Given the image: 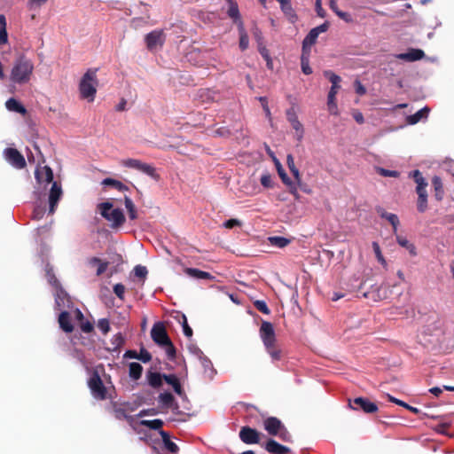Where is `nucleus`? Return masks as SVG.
Returning <instances> with one entry per match:
<instances>
[{
  "instance_id": "43",
  "label": "nucleus",
  "mask_w": 454,
  "mask_h": 454,
  "mask_svg": "<svg viewBox=\"0 0 454 454\" xmlns=\"http://www.w3.org/2000/svg\"><path fill=\"white\" fill-rule=\"evenodd\" d=\"M124 343H125V339L121 333H118L115 335H114V337L112 339V344L114 346V348H113L114 350L119 349L121 346L124 345Z\"/></svg>"
},
{
  "instance_id": "49",
  "label": "nucleus",
  "mask_w": 454,
  "mask_h": 454,
  "mask_svg": "<svg viewBox=\"0 0 454 454\" xmlns=\"http://www.w3.org/2000/svg\"><path fill=\"white\" fill-rule=\"evenodd\" d=\"M125 289V286L121 283L115 284L114 286V293L121 300H124Z\"/></svg>"
},
{
  "instance_id": "53",
  "label": "nucleus",
  "mask_w": 454,
  "mask_h": 454,
  "mask_svg": "<svg viewBox=\"0 0 454 454\" xmlns=\"http://www.w3.org/2000/svg\"><path fill=\"white\" fill-rule=\"evenodd\" d=\"M372 248H373V251L375 253V255L378 259V261L380 262H381L382 264H384L386 262L384 260V257L381 254V251H380V245L378 244V242H372Z\"/></svg>"
},
{
  "instance_id": "39",
  "label": "nucleus",
  "mask_w": 454,
  "mask_h": 454,
  "mask_svg": "<svg viewBox=\"0 0 454 454\" xmlns=\"http://www.w3.org/2000/svg\"><path fill=\"white\" fill-rule=\"evenodd\" d=\"M269 240L272 246H275V247H278L280 248L285 247L290 244V239L284 238V237H279V236L270 237V238H269Z\"/></svg>"
},
{
  "instance_id": "26",
  "label": "nucleus",
  "mask_w": 454,
  "mask_h": 454,
  "mask_svg": "<svg viewBox=\"0 0 454 454\" xmlns=\"http://www.w3.org/2000/svg\"><path fill=\"white\" fill-rule=\"evenodd\" d=\"M160 434L162 438L165 448L171 453H176L179 448L174 442L169 439L168 434L164 430H160Z\"/></svg>"
},
{
  "instance_id": "24",
  "label": "nucleus",
  "mask_w": 454,
  "mask_h": 454,
  "mask_svg": "<svg viewBox=\"0 0 454 454\" xmlns=\"http://www.w3.org/2000/svg\"><path fill=\"white\" fill-rule=\"evenodd\" d=\"M60 328L66 333H72L74 326L71 323L70 315L67 311H62L59 316Z\"/></svg>"
},
{
  "instance_id": "61",
  "label": "nucleus",
  "mask_w": 454,
  "mask_h": 454,
  "mask_svg": "<svg viewBox=\"0 0 454 454\" xmlns=\"http://www.w3.org/2000/svg\"><path fill=\"white\" fill-rule=\"evenodd\" d=\"M289 170L293 174V176H294L295 181L297 182V184H300L301 182V175H300L299 169L295 166V167L290 168Z\"/></svg>"
},
{
  "instance_id": "3",
  "label": "nucleus",
  "mask_w": 454,
  "mask_h": 454,
  "mask_svg": "<svg viewBox=\"0 0 454 454\" xmlns=\"http://www.w3.org/2000/svg\"><path fill=\"white\" fill-rule=\"evenodd\" d=\"M98 69L90 68L86 71L81 79L79 84V90L81 98L93 101L97 92L98 79H97Z\"/></svg>"
},
{
  "instance_id": "31",
  "label": "nucleus",
  "mask_w": 454,
  "mask_h": 454,
  "mask_svg": "<svg viewBox=\"0 0 454 454\" xmlns=\"http://www.w3.org/2000/svg\"><path fill=\"white\" fill-rule=\"evenodd\" d=\"M114 415L117 419H126L130 425L134 421V418L127 414L126 411L123 408L118 407L116 403L113 405Z\"/></svg>"
},
{
  "instance_id": "27",
  "label": "nucleus",
  "mask_w": 454,
  "mask_h": 454,
  "mask_svg": "<svg viewBox=\"0 0 454 454\" xmlns=\"http://www.w3.org/2000/svg\"><path fill=\"white\" fill-rule=\"evenodd\" d=\"M148 383L152 387L158 388L162 385L163 374L149 372L147 373Z\"/></svg>"
},
{
  "instance_id": "11",
  "label": "nucleus",
  "mask_w": 454,
  "mask_h": 454,
  "mask_svg": "<svg viewBox=\"0 0 454 454\" xmlns=\"http://www.w3.org/2000/svg\"><path fill=\"white\" fill-rule=\"evenodd\" d=\"M166 35L162 29H156L145 35V43L149 51L156 49L158 46L161 47L164 44Z\"/></svg>"
},
{
  "instance_id": "45",
  "label": "nucleus",
  "mask_w": 454,
  "mask_h": 454,
  "mask_svg": "<svg viewBox=\"0 0 454 454\" xmlns=\"http://www.w3.org/2000/svg\"><path fill=\"white\" fill-rule=\"evenodd\" d=\"M98 329L104 333L107 334L110 332V323L107 318H101L98 322Z\"/></svg>"
},
{
  "instance_id": "48",
  "label": "nucleus",
  "mask_w": 454,
  "mask_h": 454,
  "mask_svg": "<svg viewBox=\"0 0 454 454\" xmlns=\"http://www.w3.org/2000/svg\"><path fill=\"white\" fill-rule=\"evenodd\" d=\"M258 100L260 101L267 118L270 121L271 120V113H270V110L268 106L267 98L266 97H259Z\"/></svg>"
},
{
  "instance_id": "28",
  "label": "nucleus",
  "mask_w": 454,
  "mask_h": 454,
  "mask_svg": "<svg viewBox=\"0 0 454 454\" xmlns=\"http://www.w3.org/2000/svg\"><path fill=\"white\" fill-rule=\"evenodd\" d=\"M273 160H274V162L276 164L278 174L279 177L281 178L282 182L285 184H286L287 186L292 187L294 185V183L292 182V180L289 178V176L286 173V171L283 168V167H282L281 163L279 162V160L277 158H275V157L273 158Z\"/></svg>"
},
{
  "instance_id": "59",
  "label": "nucleus",
  "mask_w": 454,
  "mask_h": 454,
  "mask_svg": "<svg viewBox=\"0 0 454 454\" xmlns=\"http://www.w3.org/2000/svg\"><path fill=\"white\" fill-rule=\"evenodd\" d=\"M356 92L359 95H364L366 93V90L364 86L360 82V81H355Z\"/></svg>"
},
{
  "instance_id": "42",
  "label": "nucleus",
  "mask_w": 454,
  "mask_h": 454,
  "mask_svg": "<svg viewBox=\"0 0 454 454\" xmlns=\"http://www.w3.org/2000/svg\"><path fill=\"white\" fill-rule=\"evenodd\" d=\"M432 184L434 187L436 199L438 200H441L442 198V194H443V188H442V184L440 177L434 176L432 180Z\"/></svg>"
},
{
  "instance_id": "22",
  "label": "nucleus",
  "mask_w": 454,
  "mask_h": 454,
  "mask_svg": "<svg viewBox=\"0 0 454 454\" xmlns=\"http://www.w3.org/2000/svg\"><path fill=\"white\" fill-rule=\"evenodd\" d=\"M185 274H187L191 278H194L197 279H208L213 280L215 278L209 272L200 270L195 268H185Z\"/></svg>"
},
{
  "instance_id": "58",
  "label": "nucleus",
  "mask_w": 454,
  "mask_h": 454,
  "mask_svg": "<svg viewBox=\"0 0 454 454\" xmlns=\"http://www.w3.org/2000/svg\"><path fill=\"white\" fill-rule=\"evenodd\" d=\"M44 214V208L37 207L33 211V218L35 220H40Z\"/></svg>"
},
{
  "instance_id": "20",
  "label": "nucleus",
  "mask_w": 454,
  "mask_h": 454,
  "mask_svg": "<svg viewBox=\"0 0 454 454\" xmlns=\"http://www.w3.org/2000/svg\"><path fill=\"white\" fill-rule=\"evenodd\" d=\"M430 109L427 106L423 107L412 115L406 117V123L409 125H414L422 120H426L428 116Z\"/></svg>"
},
{
  "instance_id": "47",
  "label": "nucleus",
  "mask_w": 454,
  "mask_h": 454,
  "mask_svg": "<svg viewBox=\"0 0 454 454\" xmlns=\"http://www.w3.org/2000/svg\"><path fill=\"white\" fill-rule=\"evenodd\" d=\"M248 43H249L248 36H247V33L244 30H242L240 33V37H239V48L242 51H245L248 48Z\"/></svg>"
},
{
  "instance_id": "34",
  "label": "nucleus",
  "mask_w": 454,
  "mask_h": 454,
  "mask_svg": "<svg viewBox=\"0 0 454 454\" xmlns=\"http://www.w3.org/2000/svg\"><path fill=\"white\" fill-rule=\"evenodd\" d=\"M265 348L273 361H279L282 359V350L276 346V343H272L270 344V347H265Z\"/></svg>"
},
{
  "instance_id": "38",
  "label": "nucleus",
  "mask_w": 454,
  "mask_h": 454,
  "mask_svg": "<svg viewBox=\"0 0 454 454\" xmlns=\"http://www.w3.org/2000/svg\"><path fill=\"white\" fill-rule=\"evenodd\" d=\"M159 401L160 403H162V405L166 406L167 408H170L175 403V397L171 393L165 392L160 394Z\"/></svg>"
},
{
  "instance_id": "36",
  "label": "nucleus",
  "mask_w": 454,
  "mask_h": 454,
  "mask_svg": "<svg viewBox=\"0 0 454 454\" xmlns=\"http://www.w3.org/2000/svg\"><path fill=\"white\" fill-rule=\"evenodd\" d=\"M124 204L127 208L129 219H131V220L137 219V209H136V207H135L133 201L131 200V199L129 197H128V196L124 197Z\"/></svg>"
},
{
  "instance_id": "21",
  "label": "nucleus",
  "mask_w": 454,
  "mask_h": 454,
  "mask_svg": "<svg viewBox=\"0 0 454 454\" xmlns=\"http://www.w3.org/2000/svg\"><path fill=\"white\" fill-rule=\"evenodd\" d=\"M35 177L38 182L52 183L53 171L49 166H44L41 170L37 169L35 171Z\"/></svg>"
},
{
  "instance_id": "60",
  "label": "nucleus",
  "mask_w": 454,
  "mask_h": 454,
  "mask_svg": "<svg viewBox=\"0 0 454 454\" xmlns=\"http://www.w3.org/2000/svg\"><path fill=\"white\" fill-rule=\"evenodd\" d=\"M289 170L293 174V176H294L295 181L297 182V184H300L301 182V175H300L299 169L295 166V167L290 168Z\"/></svg>"
},
{
  "instance_id": "7",
  "label": "nucleus",
  "mask_w": 454,
  "mask_h": 454,
  "mask_svg": "<svg viewBox=\"0 0 454 454\" xmlns=\"http://www.w3.org/2000/svg\"><path fill=\"white\" fill-rule=\"evenodd\" d=\"M121 166L129 168H133L137 171H140L153 179L158 181L160 180V175L157 173L156 168L148 163L143 162L137 159H124L121 161Z\"/></svg>"
},
{
  "instance_id": "32",
  "label": "nucleus",
  "mask_w": 454,
  "mask_h": 454,
  "mask_svg": "<svg viewBox=\"0 0 454 454\" xmlns=\"http://www.w3.org/2000/svg\"><path fill=\"white\" fill-rule=\"evenodd\" d=\"M377 213L382 217L387 219L391 225L393 226L394 231L395 232L397 230V222H396V215L395 214L387 213L384 208L382 207H377Z\"/></svg>"
},
{
  "instance_id": "13",
  "label": "nucleus",
  "mask_w": 454,
  "mask_h": 454,
  "mask_svg": "<svg viewBox=\"0 0 454 454\" xmlns=\"http://www.w3.org/2000/svg\"><path fill=\"white\" fill-rule=\"evenodd\" d=\"M6 160L14 168L21 169L26 167L24 156L15 148H6L4 152Z\"/></svg>"
},
{
  "instance_id": "8",
  "label": "nucleus",
  "mask_w": 454,
  "mask_h": 454,
  "mask_svg": "<svg viewBox=\"0 0 454 454\" xmlns=\"http://www.w3.org/2000/svg\"><path fill=\"white\" fill-rule=\"evenodd\" d=\"M412 176L417 184L416 191L418 193V210L419 212H424L427 207V192L426 187L427 186V183L425 181L421 173L419 170H414L412 172Z\"/></svg>"
},
{
  "instance_id": "9",
  "label": "nucleus",
  "mask_w": 454,
  "mask_h": 454,
  "mask_svg": "<svg viewBox=\"0 0 454 454\" xmlns=\"http://www.w3.org/2000/svg\"><path fill=\"white\" fill-rule=\"evenodd\" d=\"M88 387L94 398L98 400H106L107 398V389L97 371L91 373L88 380Z\"/></svg>"
},
{
  "instance_id": "25",
  "label": "nucleus",
  "mask_w": 454,
  "mask_h": 454,
  "mask_svg": "<svg viewBox=\"0 0 454 454\" xmlns=\"http://www.w3.org/2000/svg\"><path fill=\"white\" fill-rule=\"evenodd\" d=\"M5 106L9 111L19 113L21 114H25L27 113L26 108L15 98H9L6 103Z\"/></svg>"
},
{
  "instance_id": "4",
  "label": "nucleus",
  "mask_w": 454,
  "mask_h": 454,
  "mask_svg": "<svg viewBox=\"0 0 454 454\" xmlns=\"http://www.w3.org/2000/svg\"><path fill=\"white\" fill-rule=\"evenodd\" d=\"M101 215L107 221L111 222L112 228H118L125 222V215L121 209L113 208L111 202H103L98 205Z\"/></svg>"
},
{
  "instance_id": "10",
  "label": "nucleus",
  "mask_w": 454,
  "mask_h": 454,
  "mask_svg": "<svg viewBox=\"0 0 454 454\" xmlns=\"http://www.w3.org/2000/svg\"><path fill=\"white\" fill-rule=\"evenodd\" d=\"M348 405L355 411H363L365 413H374L378 411L377 404L364 397H356L353 401L348 400Z\"/></svg>"
},
{
  "instance_id": "37",
  "label": "nucleus",
  "mask_w": 454,
  "mask_h": 454,
  "mask_svg": "<svg viewBox=\"0 0 454 454\" xmlns=\"http://www.w3.org/2000/svg\"><path fill=\"white\" fill-rule=\"evenodd\" d=\"M8 43V35L6 31V20L4 15L0 14V44Z\"/></svg>"
},
{
  "instance_id": "51",
  "label": "nucleus",
  "mask_w": 454,
  "mask_h": 454,
  "mask_svg": "<svg viewBox=\"0 0 454 454\" xmlns=\"http://www.w3.org/2000/svg\"><path fill=\"white\" fill-rule=\"evenodd\" d=\"M137 359L143 363H148L151 361L152 356L145 348H141L140 352L137 353Z\"/></svg>"
},
{
  "instance_id": "17",
  "label": "nucleus",
  "mask_w": 454,
  "mask_h": 454,
  "mask_svg": "<svg viewBox=\"0 0 454 454\" xmlns=\"http://www.w3.org/2000/svg\"><path fill=\"white\" fill-rule=\"evenodd\" d=\"M265 450L271 454H287L290 449L278 443L273 439H270L265 444Z\"/></svg>"
},
{
  "instance_id": "52",
  "label": "nucleus",
  "mask_w": 454,
  "mask_h": 454,
  "mask_svg": "<svg viewBox=\"0 0 454 454\" xmlns=\"http://www.w3.org/2000/svg\"><path fill=\"white\" fill-rule=\"evenodd\" d=\"M134 273L137 277L145 278L146 277L148 271H147V269L145 266L137 265L134 268Z\"/></svg>"
},
{
  "instance_id": "1",
  "label": "nucleus",
  "mask_w": 454,
  "mask_h": 454,
  "mask_svg": "<svg viewBox=\"0 0 454 454\" xmlns=\"http://www.w3.org/2000/svg\"><path fill=\"white\" fill-rule=\"evenodd\" d=\"M151 336L157 345L165 348L166 354L169 360H174L176 358V348L168 337L166 328L162 323L159 322L153 325Z\"/></svg>"
},
{
  "instance_id": "2",
  "label": "nucleus",
  "mask_w": 454,
  "mask_h": 454,
  "mask_svg": "<svg viewBox=\"0 0 454 454\" xmlns=\"http://www.w3.org/2000/svg\"><path fill=\"white\" fill-rule=\"evenodd\" d=\"M34 70V65L30 59L25 56H20L16 59L11 72V80L16 83H26L30 80Z\"/></svg>"
},
{
  "instance_id": "57",
  "label": "nucleus",
  "mask_w": 454,
  "mask_h": 454,
  "mask_svg": "<svg viewBox=\"0 0 454 454\" xmlns=\"http://www.w3.org/2000/svg\"><path fill=\"white\" fill-rule=\"evenodd\" d=\"M223 226L227 229H231L235 226H241V222L238 219H229L223 223Z\"/></svg>"
},
{
  "instance_id": "12",
  "label": "nucleus",
  "mask_w": 454,
  "mask_h": 454,
  "mask_svg": "<svg viewBox=\"0 0 454 454\" xmlns=\"http://www.w3.org/2000/svg\"><path fill=\"white\" fill-rule=\"evenodd\" d=\"M259 332L264 347H270V344L276 343V334L271 323L262 321Z\"/></svg>"
},
{
  "instance_id": "19",
  "label": "nucleus",
  "mask_w": 454,
  "mask_h": 454,
  "mask_svg": "<svg viewBox=\"0 0 454 454\" xmlns=\"http://www.w3.org/2000/svg\"><path fill=\"white\" fill-rule=\"evenodd\" d=\"M425 53L420 49H409L407 52L399 53V59L412 62L423 59Z\"/></svg>"
},
{
  "instance_id": "63",
  "label": "nucleus",
  "mask_w": 454,
  "mask_h": 454,
  "mask_svg": "<svg viewBox=\"0 0 454 454\" xmlns=\"http://www.w3.org/2000/svg\"><path fill=\"white\" fill-rule=\"evenodd\" d=\"M329 26H330L329 22L325 21L323 24H321L320 26H317V27H314V29L319 35L320 33L326 32L328 30V28H329Z\"/></svg>"
},
{
  "instance_id": "30",
  "label": "nucleus",
  "mask_w": 454,
  "mask_h": 454,
  "mask_svg": "<svg viewBox=\"0 0 454 454\" xmlns=\"http://www.w3.org/2000/svg\"><path fill=\"white\" fill-rule=\"evenodd\" d=\"M102 184L106 185V186H112V187H114V189H116V190H118L120 192L129 191V187L126 184H124L123 183H121L119 180L113 179V178H110V177L105 178L102 181Z\"/></svg>"
},
{
  "instance_id": "16",
  "label": "nucleus",
  "mask_w": 454,
  "mask_h": 454,
  "mask_svg": "<svg viewBox=\"0 0 454 454\" xmlns=\"http://www.w3.org/2000/svg\"><path fill=\"white\" fill-rule=\"evenodd\" d=\"M61 196H62L61 184H59L58 182H52V185H51L50 194H49V203H50L49 212L51 214H53L55 212L56 207H57Z\"/></svg>"
},
{
  "instance_id": "54",
  "label": "nucleus",
  "mask_w": 454,
  "mask_h": 454,
  "mask_svg": "<svg viewBox=\"0 0 454 454\" xmlns=\"http://www.w3.org/2000/svg\"><path fill=\"white\" fill-rule=\"evenodd\" d=\"M163 379L168 384L171 385L172 387H174L176 383L179 382V379L175 374H163Z\"/></svg>"
},
{
  "instance_id": "50",
  "label": "nucleus",
  "mask_w": 454,
  "mask_h": 454,
  "mask_svg": "<svg viewBox=\"0 0 454 454\" xmlns=\"http://www.w3.org/2000/svg\"><path fill=\"white\" fill-rule=\"evenodd\" d=\"M375 170L378 174H380L382 176H393V177L397 176V171H395V170H388V169H385L380 167H376Z\"/></svg>"
},
{
  "instance_id": "56",
  "label": "nucleus",
  "mask_w": 454,
  "mask_h": 454,
  "mask_svg": "<svg viewBox=\"0 0 454 454\" xmlns=\"http://www.w3.org/2000/svg\"><path fill=\"white\" fill-rule=\"evenodd\" d=\"M183 330L186 337L191 338L192 336V329L189 326L185 316H184Z\"/></svg>"
},
{
  "instance_id": "62",
  "label": "nucleus",
  "mask_w": 454,
  "mask_h": 454,
  "mask_svg": "<svg viewBox=\"0 0 454 454\" xmlns=\"http://www.w3.org/2000/svg\"><path fill=\"white\" fill-rule=\"evenodd\" d=\"M93 328H94V327H93V325H92L90 322H89V321H87V322H85V323H82V324L81 325V329H82V331L83 333H91V332L93 331Z\"/></svg>"
},
{
  "instance_id": "33",
  "label": "nucleus",
  "mask_w": 454,
  "mask_h": 454,
  "mask_svg": "<svg viewBox=\"0 0 454 454\" xmlns=\"http://www.w3.org/2000/svg\"><path fill=\"white\" fill-rule=\"evenodd\" d=\"M309 56L310 52L301 51V70L305 74H312V68L309 67Z\"/></svg>"
},
{
  "instance_id": "15",
  "label": "nucleus",
  "mask_w": 454,
  "mask_h": 454,
  "mask_svg": "<svg viewBox=\"0 0 454 454\" xmlns=\"http://www.w3.org/2000/svg\"><path fill=\"white\" fill-rule=\"evenodd\" d=\"M286 118L291 123L293 129L296 131V139L301 142L303 138L304 129L302 124L299 121L298 116L293 108L286 111Z\"/></svg>"
},
{
  "instance_id": "5",
  "label": "nucleus",
  "mask_w": 454,
  "mask_h": 454,
  "mask_svg": "<svg viewBox=\"0 0 454 454\" xmlns=\"http://www.w3.org/2000/svg\"><path fill=\"white\" fill-rule=\"evenodd\" d=\"M324 74L325 77L329 79L330 82L332 83V87L327 97L328 111L330 112L331 114L337 115L338 106L336 103V94L338 93L340 88V82H341V78L330 70L325 71Z\"/></svg>"
},
{
  "instance_id": "18",
  "label": "nucleus",
  "mask_w": 454,
  "mask_h": 454,
  "mask_svg": "<svg viewBox=\"0 0 454 454\" xmlns=\"http://www.w3.org/2000/svg\"><path fill=\"white\" fill-rule=\"evenodd\" d=\"M229 4L227 10L228 16L233 20L234 23L242 26V20L239 10L238 4L234 0H226Z\"/></svg>"
},
{
  "instance_id": "6",
  "label": "nucleus",
  "mask_w": 454,
  "mask_h": 454,
  "mask_svg": "<svg viewBox=\"0 0 454 454\" xmlns=\"http://www.w3.org/2000/svg\"><path fill=\"white\" fill-rule=\"evenodd\" d=\"M263 428L270 435L278 436L283 441H287L290 437L289 432L277 417H268L263 420Z\"/></svg>"
},
{
  "instance_id": "46",
  "label": "nucleus",
  "mask_w": 454,
  "mask_h": 454,
  "mask_svg": "<svg viewBox=\"0 0 454 454\" xmlns=\"http://www.w3.org/2000/svg\"><path fill=\"white\" fill-rule=\"evenodd\" d=\"M254 307L262 313L269 315L270 310L264 301L257 300L254 302Z\"/></svg>"
},
{
  "instance_id": "40",
  "label": "nucleus",
  "mask_w": 454,
  "mask_h": 454,
  "mask_svg": "<svg viewBox=\"0 0 454 454\" xmlns=\"http://www.w3.org/2000/svg\"><path fill=\"white\" fill-rule=\"evenodd\" d=\"M399 247H403L410 256H415L417 254L415 246L407 239L399 238Z\"/></svg>"
},
{
  "instance_id": "55",
  "label": "nucleus",
  "mask_w": 454,
  "mask_h": 454,
  "mask_svg": "<svg viewBox=\"0 0 454 454\" xmlns=\"http://www.w3.org/2000/svg\"><path fill=\"white\" fill-rule=\"evenodd\" d=\"M336 15L340 19H341L344 21H346L347 23H352L353 22V18H352L351 14L348 13V12H342V11L340 10L339 12H337Z\"/></svg>"
},
{
  "instance_id": "44",
  "label": "nucleus",
  "mask_w": 454,
  "mask_h": 454,
  "mask_svg": "<svg viewBox=\"0 0 454 454\" xmlns=\"http://www.w3.org/2000/svg\"><path fill=\"white\" fill-rule=\"evenodd\" d=\"M261 184L264 188H273L274 183L272 181V176L270 173L266 172L262 174L260 179Z\"/></svg>"
},
{
  "instance_id": "14",
  "label": "nucleus",
  "mask_w": 454,
  "mask_h": 454,
  "mask_svg": "<svg viewBox=\"0 0 454 454\" xmlns=\"http://www.w3.org/2000/svg\"><path fill=\"white\" fill-rule=\"evenodd\" d=\"M239 438L246 444H256L260 442V433L250 427H242L239 431Z\"/></svg>"
},
{
  "instance_id": "35",
  "label": "nucleus",
  "mask_w": 454,
  "mask_h": 454,
  "mask_svg": "<svg viewBox=\"0 0 454 454\" xmlns=\"http://www.w3.org/2000/svg\"><path fill=\"white\" fill-rule=\"evenodd\" d=\"M89 263L90 265H98V269H97V275L98 276L102 275L106 270V269L108 267V262H102L101 259H99L98 257L90 258V261H89Z\"/></svg>"
},
{
  "instance_id": "29",
  "label": "nucleus",
  "mask_w": 454,
  "mask_h": 454,
  "mask_svg": "<svg viewBox=\"0 0 454 454\" xmlns=\"http://www.w3.org/2000/svg\"><path fill=\"white\" fill-rule=\"evenodd\" d=\"M143 372V367L140 364L132 362L129 364V375L134 380H137L141 378Z\"/></svg>"
},
{
  "instance_id": "41",
  "label": "nucleus",
  "mask_w": 454,
  "mask_h": 454,
  "mask_svg": "<svg viewBox=\"0 0 454 454\" xmlns=\"http://www.w3.org/2000/svg\"><path fill=\"white\" fill-rule=\"evenodd\" d=\"M139 424L142 426H145V427H149L150 429L159 430L162 427L163 421L159 419H153V420H145H145H141L139 422Z\"/></svg>"
},
{
  "instance_id": "64",
  "label": "nucleus",
  "mask_w": 454,
  "mask_h": 454,
  "mask_svg": "<svg viewBox=\"0 0 454 454\" xmlns=\"http://www.w3.org/2000/svg\"><path fill=\"white\" fill-rule=\"evenodd\" d=\"M353 118L359 124H363L364 122V115L359 111H356L353 113Z\"/></svg>"
},
{
  "instance_id": "23",
  "label": "nucleus",
  "mask_w": 454,
  "mask_h": 454,
  "mask_svg": "<svg viewBox=\"0 0 454 454\" xmlns=\"http://www.w3.org/2000/svg\"><path fill=\"white\" fill-rule=\"evenodd\" d=\"M318 35H319L316 32V30L312 28L302 41L301 51L310 52L311 46L316 43Z\"/></svg>"
}]
</instances>
